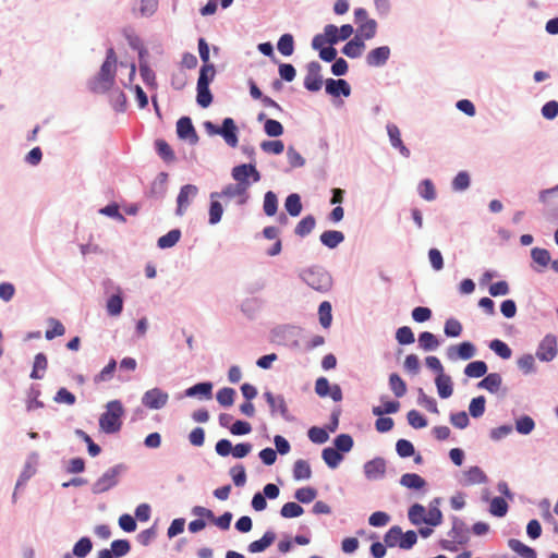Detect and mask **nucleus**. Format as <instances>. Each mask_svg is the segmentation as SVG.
Instances as JSON below:
<instances>
[{
  "instance_id": "3c124183",
  "label": "nucleus",
  "mask_w": 558,
  "mask_h": 558,
  "mask_svg": "<svg viewBox=\"0 0 558 558\" xmlns=\"http://www.w3.org/2000/svg\"><path fill=\"white\" fill-rule=\"evenodd\" d=\"M490 350H493L501 359L507 360L511 357L512 351L507 343L499 339H495L489 343Z\"/></svg>"
},
{
  "instance_id": "39448f33",
  "label": "nucleus",
  "mask_w": 558,
  "mask_h": 558,
  "mask_svg": "<svg viewBox=\"0 0 558 558\" xmlns=\"http://www.w3.org/2000/svg\"><path fill=\"white\" fill-rule=\"evenodd\" d=\"M232 178L238 184H242L248 190L251 186L248 179L252 178L253 182H258L260 180V173L254 165L243 163L232 169Z\"/></svg>"
},
{
  "instance_id": "603ef678",
  "label": "nucleus",
  "mask_w": 558,
  "mask_h": 558,
  "mask_svg": "<svg viewBox=\"0 0 558 558\" xmlns=\"http://www.w3.org/2000/svg\"><path fill=\"white\" fill-rule=\"evenodd\" d=\"M418 193L426 201H434L436 198L435 186L429 179H425L420 183Z\"/></svg>"
},
{
  "instance_id": "c03bdc74",
  "label": "nucleus",
  "mask_w": 558,
  "mask_h": 558,
  "mask_svg": "<svg viewBox=\"0 0 558 558\" xmlns=\"http://www.w3.org/2000/svg\"><path fill=\"white\" fill-rule=\"evenodd\" d=\"M319 323L324 328H329L332 320L331 304L328 301L320 303L318 308Z\"/></svg>"
},
{
  "instance_id": "72a5a7b5",
  "label": "nucleus",
  "mask_w": 558,
  "mask_h": 558,
  "mask_svg": "<svg viewBox=\"0 0 558 558\" xmlns=\"http://www.w3.org/2000/svg\"><path fill=\"white\" fill-rule=\"evenodd\" d=\"M377 23L375 20H368L360 24L357 27V36L363 39H372L376 35Z\"/></svg>"
},
{
  "instance_id": "79ce46f5",
  "label": "nucleus",
  "mask_w": 558,
  "mask_h": 558,
  "mask_svg": "<svg viewBox=\"0 0 558 558\" xmlns=\"http://www.w3.org/2000/svg\"><path fill=\"white\" fill-rule=\"evenodd\" d=\"M408 515H409V520L411 521L412 524L418 525L422 522L425 523L426 510L422 505L414 504L409 509Z\"/></svg>"
},
{
  "instance_id": "f704fd0d",
  "label": "nucleus",
  "mask_w": 558,
  "mask_h": 558,
  "mask_svg": "<svg viewBox=\"0 0 558 558\" xmlns=\"http://www.w3.org/2000/svg\"><path fill=\"white\" fill-rule=\"evenodd\" d=\"M323 459L325 461V463L331 468V469H335L339 465V463L342 461L343 457L342 454L340 453V451H338L337 449L335 448H331V447H328V448H325L323 450Z\"/></svg>"
},
{
  "instance_id": "ea45409f",
  "label": "nucleus",
  "mask_w": 558,
  "mask_h": 558,
  "mask_svg": "<svg viewBox=\"0 0 558 558\" xmlns=\"http://www.w3.org/2000/svg\"><path fill=\"white\" fill-rule=\"evenodd\" d=\"M402 538V530L398 525L391 526L384 536V542L388 547L399 546Z\"/></svg>"
},
{
  "instance_id": "864d4df0",
  "label": "nucleus",
  "mask_w": 558,
  "mask_h": 558,
  "mask_svg": "<svg viewBox=\"0 0 558 558\" xmlns=\"http://www.w3.org/2000/svg\"><path fill=\"white\" fill-rule=\"evenodd\" d=\"M489 511L493 515L504 517L508 511V504L501 497H495L490 501Z\"/></svg>"
},
{
  "instance_id": "b1692460",
  "label": "nucleus",
  "mask_w": 558,
  "mask_h": 558,
  "mask_svg": "<svg viewBox=\"0 0 558 558\" xmlns=\"http://www.w3.org/2000/svg\"><path fill=\"white\" fill-rule=\"evenodd\" d=\"M502 379L498 373H490L484 379L478 383V388L486 389L487 391L495 393L499 390Z\"/></svg>"
},
{
  "instance_id": "f3484780",
  "label": "nucleus",
  "mask_w": 558,
  "mask_h": 558,
  "mask_svg": "<svg viewBox=\"0 0 558 558\" xmlns=\"http://www.w3.org/2000/svg\"><path fill=\"white\" fill-rule=\"evenodd\" d=\"M326 92L329 95H332L336 97L339 95H343L344 97H348L351 94V88H350L349 83L345 80L328 78L326 81Z\"/></svg>"
},
{
  "instance_id": "4be33fe9",
  "label": "nucleus",
  "mask_w": 558,
  "mask_h": 558,
  "mask_svg": "<svg viewBox=\"0 0 558 558\" xmlns=\"http://www.w3.org/2000/svg\"><path fill=\"white\" fill-rule=\"evenodd\" d=\"M276 539V534L271 531H267L262 538L252 542L248 545V550L253 554L262 553L268 548Z\"/></svg>"
},
{
  "instance_id": "37998d69",
  "label": "nucleus",
  "mask_w": 558,
  "mask_h": 558,
  "mask_svg": "<svg viewBox=\"0 0 558 558\" xmlns=\"http://www.w3.org/2000/svg\"><path fill=\"white\" fill-rule=\"evenodd\" d=\"M181 236V232L178 229L169 231L167 234L158 239V246L160 248H168L175 245Z\"/></svg>"
},
{
  "instance_id": "473e14b6",
  "label": "nucleus",
  "mask_w": 558,
  "mask_h": 558,
  "mask_svg": "<svg viewBox=\"0 0 558 558\" xmlns=\"http://www.w3.org/2000/svg\"><path fill=\"white\" fill-rule=\"evenodd\" d=\"M155 147L158 153V155L166 161V162H173L175 160V155L170 145L165 140H157L155 142Z\"/></svg>"
},
{
  "instance_id": "7ed1b4c3",
  "label": "nucleus",
  "mask_w": 558,
  "mask_h": 558,
  "mask_svg": "<svg viewBox=\"0 0 558 558\" xmlns=\"http://www.w3.org/2000/svg\"><path fill=\"white\" fill-rule=\"evenodd\" d=\"M216 70L214 65L202 66L197 80L196 101L202 108H207L213 102V95L209 90V84L214 80Z\"/></svg>"
},
{
  "instance_id": "423d86ee",
  "label": "nucleus",
  "mask_w": 558,
  "mask_h": 558,
  "mask_svg": "<svg viewBox=\"0 0 558 558\" xmlns=\"http://www.w3.org/2000/svg\"><path fill=\"white\" fill-rule=\"evenodd\" d=\"M120 474L119 466L107 470L93 485L95 494H101L116 486Z\"/></svg>"
},
{
  "instance_id": "4468645a",
  "label": "nucleus",
  "mask_w": 558,
  "mask_h": 558,
  "mask_svg": "<svg viewBox=\"0 0 558 558\" xmlns=\"http://www.w3.org/2000/svg\"><path fill=\"white\" fill-rule=\"evenodd\" d=\"M264 397L270 407L271 414L279 413L283 418L289 420V410L282 396H274L267 391L264 393Z\"/></svg>"
},
{
  "instance_id": "58836bf2",
  "label": "nucleus",
  "mask_w": 558,
  "mask_h": 558,
  "mask_svg": "<svg viewBox=\"0 0 558 558\" xmlns=\"http://www.w3.org/2000/svg\"><path fill=\"white\" fill-rule=\"evenodd\" d=\"M211 383H199L186 389L185 395L187 397H195L197 395H202L205 398L209 399L211 397Z\"/></svg>"
},
{
  "instance_id": "69168bd1",
  "label": "nucleus",
  "mask_w": 558,
  "mask_h": 558,
  "mask_svg": "<svg viewBox=\"0 0 558 558\" xmlns=\"http://www.w3.org/2000/svg\"><path fill=\"white\" fill-rule=\"evenodd\" d=\"M317 492L312 487H302L295 492V498L303 504L312 502L316 498Z\"/></svg>"
},
{
  "instance_id": "6e6d98bb",
  "label": "nucleus",
  "mask_w": 558,
  "mask_h": 558,
  "mask_svg": "<svg viewBox=\"0 0 558 558\" xmlns=\"http://www.w3.org/2000/svg\"><path fill=\"white\" fill-rule=\"evenodd\" d=\"M264 211L267 216H274L277 213L278 199L274 192L268 191L264 197Z\"/></svg>"
},
{
  "instance_id": "4c0bfd02",
  "label": "nucleus",
  "mask_w": 558,
  "mask_h": 558,
  "mask_svg": "<svg viewBox=\"0 0 558 558\" xmlns=\"http://www.w3.org/2000/svg\"><path fill=\"white\" fill-rule=\"evenodd\" d=\"M279 52L286 57H289L294 51V40L291 34H283L277 44Z\"/></svg>"
},
{
  "instance_id": "5fc2aeb1",
  "label": "nucleus",
  "mask_w": 558,
  "mask_h": 558,
  "mask_svg": "<svg viewBox=\"0 0 558 558\" xmlns=\"http://www.w3.org/2000/svg\"><path fill=\"white\" fill-rule=\"evenodd\" d=\"M123 310V300L120 294H114L107 301V312L111 316H118Z\"/></svg>"
},
{
  "instance_id": "0e129e2a",
  "label": "nucleus",
  "mask_w": 558,
  "mask_h": 558,
  "mask_svg": "<svg viewBox=\"0 0 558 558\" xmlns=\"http://www.w3.org/2000/svg\"><path fill=\"white\" fill-rule=\"evenodd\" d=\"M222 213V205L216 198L211 199L209 206V223H218L221 220Z\"/></svg>"
},
{
  "instance_id": "c85d7f7f",
  "label": "nucleus",
  "mask_w": 558,
  "mask_h": 558,
  "mask_svg": "<svg viewBox=\"0 0 558 558\" xmlns=\"http://www.w3.org/2000/svg\"><path fill=\"white\" fill-rule=\"evenodd\" d=\"M508 546L522 558H536V551L519 539H509Z\"/></svg>"
},
{
  "instance_id": "cd10ccee",
  "label": "nucleus",
  "mask_w": 558,
  "mask_h": 558,
  "mask_svg": "<svg viewBox=\"0 0 558 558\" xmlns=\"http://www.w3.org/2000/svg\"><path fill=\"white\" fill-rule=\"evenodd\" d=\"M47 367H48L47 356L44 353H37L34 359V365H33V371L31 373V378L41 379Z\"/></svg>"
},
{
  "instance_id": "c9c22d12",
  "label": "nucleus",
  "mask_w": 558,
  "mask_h": 558,
  "mask_svg": "<svg viewBox=\"0 0 558 558\" xmlns=\"http://www.w3.org/2000/svg\"><path fill=\"white\" fill-rule=\"evenodd\" d=\"M315 225H316V220H315L314 216H312V215L305 216L296 225L294 232L296 235L303 238L313 231V229L315 228Z\"/></svg>"
},
{
  "instance_id": "bb28decb",
  "label": "nucleus",
  "mask_w": 558,
  "mask_h": 558,
  "mask_svg": "<svg viewBox=\"0 0 558 558\" xmlns=\"http://www.w3.org/2000/svg\"><path fill=\"white\" fill-rule=\"evenodd\" d=\"M400 484L407 488L422 489L425 487V480L416 473H405L400 478Z\"/></svg>"
},
{
  "instance_id": "6e6552de",
  "label": "nucleus",
  "mask_w": 558,
  "mask_h": 558,
  "mask_svg": "<svg viewBox=\"0 0 558 558\" xmlns=\"http://www.w3.org/2000/svg\"><path fill=\"white\" fill-rule=\"evenodd\" d=\"M219 197H229V198H239V204L243 205L246 203L248 198L247 189L242 184H228L225 189L218 193L214 192L210 194V199L219 198Z\"/></svg>"
},
{
  "instance_id": "0eeeda50",
  "label": "nucleus",
  "mask_w": 558,
  "mask_h": 558,
  "mask_svg": "<svg viewBox=\"0 0 558 558\" xmlns=\"http://www.w3.org/2000/svg\"><path fill=\"white\" fill-rule=\"evenodd\" d=\"M322 66L318 62L312 61L307 64V73L304 78V86L310 92H318L323 85L320 75Z\"/></svg>"
},
{
  "instance_id": "de8ad7c7",
  "label": "nucleus",
  "mask_w": 558,
  "mask_h": 558,
  "mask_svg": "<svg viewBox=\"0 0 558 558\" xmlns=\"http://www.w3.org/2000/svg\"><path fill=\"white\" fill-rule=\"evenodd\" d=\"M531 257L534 263L541 267H546L550 263V254L546 248L534 247L531 251Z\"/></svg>"
},
{
  "instance_id": "a18cd8bd",
  "label": "nucleus",
  "mask_w": 558,
  "mask_h": 558,
  "mask_svg": "<svg viewBox=\"0 0 558 558\" xmlns=\"http://www.w3.org/2000/svg\"><path fill=\"white\" fill-rule=\"evenodd\" d=\"M93 548L92 541L88 537H82L73 547V555L78 558L86 557Z\"/></svg>"
},
{
  "instance_id": "052dcab7",
  "label": "nucleus",
  "mask_w": 558,
  "mask_h": 558,
  "mask_svg": "<svg viewBox=\"0 0 558 558\" xmlns=\"http://www.w3.org/2000/svg\"><path fill=\"white\" fill-rule=\"evenodd\" d=\"M230 475L235 486L241 487L246 483V473L242 464L234 465L230 469Z\"/></svg>"
},
{
  "instance_id": "a19ab883",
  "label": "nucleus",
  "mask_w": 558,
  "mask_h": 558,
  "mask_svg": "<svg viewBox=\"0 0 558 558\" xmlns=\"http://www.w3.org/2000/svg\"><path fill=\"white\" fill-rule=\"evenodd\" d=\"M420 347L425 351L435 350L439 345V341L434 333L424 331L418 336Z\"/></svg>"
},
{
  "instance_id": "2f4dec72",
  "label": "nucleus",
  "mask_w": 558,
  "mask_h": 558,
  "mask_svg": "<svg viewBox=\"0 0 558 558\" xmlns=\"http://www.w3.org/2000/svg\"><path fill=\"white\" fill-rule=\"evenodd\" d=\"M389 387L397 398L407 393V384L397 373L389 376Z\"/></svg>"
},
{
  "instance_id": "9b49d317",
  "label": "nucleus",
  "mask_w": 558,
  "mask_h": 558,
  "mask_svg": "<svg viewBox=\"0 0 558 558\" xmlns=\"http://www.w3.org/2000/svg\"><path fill=\"white\" fill-rule=\"evenodd\" d=\"M197 193H198V189L196 185L186 184L181 187L179 195L177 197V203H178L177 214L179 216H182L186 211L192 199L194 197H196Z\"/></svg>"
},
{
  "instance_id": "7c9ffc66",
  "label": "nucleus",
  "mask_w": 558,
  "mask_h": 558,
  "mask_svg": "<svg viewBox=\"0 0 558 558\" xmlns=\"http://www.w3.org/2000/svg\"><path fill=\"white\" fill-rule=\"evenodd\" d=\"M487 372V365L483 361H474L469 363L464 368V374L471 378H480Z\"/></svg>"
},
{
  "instance_id": "4d7b16f0",
  "label": "nucleus",
  "mask_w": 558,
  "mask_h": 558,
  "mask_svg": "<svg viewBox=\"0 0 558 558\" xmlns=\"http://www.w3.org/2000/svg\"><path fill=\"white\" fill-rule=\"evenodd\" d=\"M260 148L267 154L280 155L284 150V144L281 140L264 141Z\"/></svg>"
},
{
  "instance_id": "dca6fc26",
  "label": "nucleus",
  "mask_w": 558,
  "mask_h": 558,
  "mask_svg": "<svg viewBox=\"0 0 558 558\" xmlns=\"http://www.w3.org/2000/svg\"><path fill=\"white\" fill-rule=\"evenodd\" d=\"M385 472L386 462L381 458H375L364 464V473L369 480L383 477Z\"/></svg>"
},
{
  "instance_id": "49530a36",
  "label": "nucleus",
  "mask_w": 558,
  "mask_h": 558,
  "mask_svg": "<svg viewBox=\"0 0 558 558\" xmlns=\"http://www.w3.org/2000/svg\"><path fill=\"white\" fill-rule=\"evenodd\" d=\"M48 324L49 326H51V328L46 330L45 332V337L47 340H52L53 338L61 337L65 333L64 326L58 319L49 318Z\"/></svg>"
},
{
  "instance_id": "412c9836",
  "label": "nucleus",
  "mask_w": 558,
  "mask_h": 558,
  "mask_svg": "<svg viewBox=\"0 0 558 558\" xmlns=\"http://www.w3.org/2000/svg\"><path fill=\"white\" fill-rule=\"evenodd\" d=\"M435 384H436L437 391H438V395L440 398L447 399L452 395L453 388H452L451 377L449 375H446V374L437 375V377L435 379Z\"/></svg>"
},
{
  "instance_id": "338daca9",
  "label": "nucleus",
  "mask_w": 558,
  "mask_h": 558,
  "mask_svg": "<svg viewBox=\"0 0 558 558\" xmlns=\"http://www.w3.org/2000/svg\"><path fill=\"white\" fill-rule=\"evenodd\" d=\"M444 331L447 337H459L462 332V325L459 320L449 318L445 323Z\"/></svg>"
},
{
  "instance_id": "ddd939ff",
  "label": "nucleus",
  "mask_w": 558,
  "mask_h": 558,
  "mask_svg": "<svg viewBox=\"0 0 558 558\" xmlns=\"http://www.w3.org/2000/svg\"><path fill=\"white\" fill-rule=\"evenodd\" d=\"M236 125L231 118H226L222 122V125L219 130H217V134L221 135L226 143L231 147L238 146V135H236Z\"/></svg>"
},
{
  "instance_id": "774afa93",
  "label": "nucleus",
  "mask_w": 558,
  "mask_h": 558,
  "mask_svg": "<svg viewBox=\"0 0 558 558\" xmlns=\"http://www.w3.org/2000/svg\"><path fill=\"white\" fill-rule=\"evenodd\" d=\"M396 339L400 344H411L414 342V335L410 327H400L396 332Z\"/></svg>"
},
{
  "instance_id": "13d9d810",
  "label": "nucleus",
  "mask_w": 558,
  "mask_h": 558,
  "mask_svg": "<svg viewBox=\"0 0 558 558\" xmlns=\"http://www.w3.org/2000/svg\"><path fill=\"white\" fill-rule=\"evenodd\" d=\"M303 508L293 501L287 502L281 507L280 514L283 518H296L303 514Z\"/></svg>"
},
{
  "instance_id": "2eb2a0df",
  "label": "nucleus",
  "mask_w": 558,
  "mask_h": 558,
  "mask_svg": "<svg viewBox=\"0 0 558 558\" xmlns=\"http://www.w3.org/2000/svg\"><path fill=\"white\" fill-rule=\"evenodd\" d=\"M390 57V48L388 46L377 47L366 56V63L369 66L384 65Z\"/></svg>"
},
{
  "instance_id": "6ab92c4d",
  "label": "nucleus",
  "mask_w": 558,
  "mask_h": 558,
  "mask_svg": "<svg viewBox=\"0 0 558 558\" xmlns=\"http://www.w3.org/2000/svg\"><path fill=\"white\" fill-rule=\"evenodd\" d=\"M449 536L452 538V541L454 543H458V544L466 543L469 539V536H468V529H466L464 522L454 518L452 527L449 532Z\"/></svg>"
},
{
  "instance_id": "09e8293b",
  "label": "nucleus",
  "mask_w": 558,
  "mask_h": 558,
  "mask_svg": "<svg viewBox=\"0 0 558 558\" xmlns=\"http://www.w3.org/2000/svg\"><path fill=\"white\" fill-rule=\"evenodd\" d=\"M486 400L483 396L473 398L469 405V412L472 417H481L485 412Z\"/></svg>"
},
{
  "instance_id": "e433bc0d",
  "label": "nucleus",
  "mask_w": 558,
  "mask_h": 558,
  "mask_svg": "<svg viewBox=\"0 0 558 558\" xmlns=\"http://www.w3.org/2000/svg\"><path fill=\"white\" fill-rule=\"evenodd\" d=\"M284 207L292 217L299 216L302 211V203L300 195L295 193L290 194L286 198Z\"/></svg>"
},
{
  "instance_id": "20e7f679",
  "label": "nucleus",
  "mask_w": 558,
  "mask_h": 558,
  "mask_svg": "<svg viewBox=\"0 0 558 558\" xmlns=\"http://www.w3.org/2000/svg\"><path fill=\"white\" fill-rule=\"evenodd\" d=\"M302 278L308 287L318 292H327L332 287L331 276L322 268H311L304 270Z\"/></svg>"
},
{
  "instance_id": "f257e3e1",
  "label": "nucleus",
  "mask_w": 558,
  "mask_h": 558,
  "mask_svg": "<svg viewBox=\"0 0 558 558\" xmlns=\"http://www.w3.org/2000/svg\"><path fill=\"white\" fill-rule=\"evenodd\" d=\"M117 70V56L113 48H109L106 59L100 66L99 72L90 82V89L94 93H106L114 84Z\"/></svg>"
},
{
  "instance_id": "bf43d9fd",
  "label": "nucleus",
  "mask_w": 558,
  "mask_h": 558,
  "mask_svg": "<svg viewBox=\"0 0 558 558\" xmlns=\"http://www.w3.org/2000/svg\"><path fill=\"white\" fill-rule=\"evenodd\" d=\"M264 131L270 137H278L283 134V126L277 120L267 119L265 120Z\"/></svg>"
},
{
  "instance_id": "e2e57ef3",
  "label": "nucleus",
  "mask_w": 558,
  "mask_h": 558,
  "mask_svg": "<svg viewBox=\"0 0 558 558\" xmlns=\"http://www.w3.org/2000/svg\"><path fill=\"white\" fill-rule=\"evenodd\" d=\"M335 446L338 451L349 452L353 447V439L348 434H340L335 439Z\"/></svg>"
},
{
  "instance_id": "680f3d73",
  "label": "nucleus",
  "mask_w": 558,
  "mask_h": 558,
  "mask_svg": "<svg viewBox=\"0 0 558 558\" xmlns=\"http://www.w3.org/2000/svg\"><path fill=\"white\" fill-rule=\"evenodd\" d=\"M407 418L413 428L418 429L427 426V420L416 410L409 411Z\"/></svg>"
},
{
  "instance_id": "8fccbe9b",
  "label": "nucleus",
  "mask_w": 558,
  "mask_h": 558,
  "mask_svg": "<svg viewBox=\"0 0 558 558\" xmlns=\"http://www.w3.org/2000/svg\"><path fill=\"white\" fill-rule=\"evenodd\" d=\"M235 390L229 387H225L218 390L216 398L220 405L231 407L234 402Z\"/></svg>"
},
{
  "instance_id": "5701e85b",
  "label": "nucleus",
  "mask_w": 558,
  "mask_h": 558,
  "mask_svg": "<svg viewBox=\"0 0 558 558\" xmlns=\"http://www.w3.org/2000/svg\"><path fill=\"white\" fill-rule=\"evenodd\" d=\"M344 241V234L341 231L328 230L320 234V242L329 247L335 248Z\"/></svg>"
},
{
  "instance_id": "1a4fd4ad",
  "label": "nucleus",
  "mask_w": 558,
  "mask_h": 558,
  "mask_svg": "<svg viewBox=\"0 0 558 558\" xmlns=\"http://www.w3.org/2000/svg\"><path fill=\"white\" fill-rule=\"evenodd\" d=\"M557 354V338L554 335H546L541 341L536 356L541 361L549 362Z\"/></svg>"
},
{
  "instance_id": "aec40b11",
  "label": "nucleus",
  "mask_w": 558,
  "mask_h": 558,
  "mask_svg": "<svg viewBox=\"0 0 558 558\" xmlns=\"http://www.w3.org/2000/svg\"><path fill=\"white\" fill-rule=\"evenodd\" d=\"M387 133L389 135L391 145L398 148L402 156L409 157L410 150L402 143L399 128L395 124H388Z\"/></svg>"
},
{
  "instance_id": "c756f323",
  "label": "nucleus",
  "mask_w": 558,
  "mask_h": 558,
  "mask_svg": "<svg viewBox=\"0 0 558 558\" xmlns=\"http://www.w3.org/2000/svg\"><path fill=\"white\" fill-rule=\"evenodd\" d=\"M312 476V470L307 461L296 460L293 465V477L296 481L308 480Z\"/></svg>"
},
{
  "instance_id": "393cba45",
  "label": "nucleus",
  "mask_w": 558,
  "mask_h": 558,
  "mask_svg": "<svg viewBox=\"0 0 558 558\" xmlns=\"http://www.w3.org/2000/svg\"><path fill=\"white\" fill-rule=\"evenodd\" d=\"M486 482L487 476L478 466H471L468 471L464 472L465 485L483 484Z\"/></svg>"
},
{
  "instance_id": "a878e982",
  "label": "nucleus",
  "mask_w": 558,
  "mask_h": 558,
  "mask_svg": "<svg viewBox=\"0 0 558 558\" xmlns=\"http://www.w3.org/2000/svg\"><path fill=\"white\" fill-rule=\"evenodd\" d=\"M364 49L365 45L363 40L359 37H354L344 45L342 52L349 58H357L362 54Z\"/></svg>"
},
{
  "instance_id": "9d476101",
  "label": "nucleus",
  "mask_w": 558,
  "mask_h": 558,
  "mask_svg": "<svg viewBox=\"0 0 558 558\" xmlns=\"http://www.w3.org/2000/svg\"><path fill=\"white\" fill-rule=\"evenodd\" d=\"M168 398L167 392L159 388H153L144 393L142 403L148 409L158 410L167 404Z\"/></svg>"
},
{
  "instance_id": "f03ea898",
  "label": "nucleus",
  "mask_w": 558,
  "mask_h": 558,
  "mask_svg": "<svg viewBox=\"0 0 558 558\" xmlns=\"http://www.w3.org/2000/svg\"><path fill=\"white\" fill-rule=\"evenodd\" d=\"M124 409L119 400L109 401L106 411L99 417V427L106 434H114L121 429Z\"/></svg>"
},
{
  "instance_id": "a211bd4d",
  "label": "nucleus",
  "mask_w": 558,
  "mask_h": 558,
  "mask_svg": "<svg viewBox=\"0 0 558 558\" xmlns=\"http://www.w3.org/2000/svg\"><path fill=\"white\" fill-rule=\"evenodd\" d=\"M177 133L180 138L197 141V134L189 117H182L177 122Z\"/></svg>"
},
{
  "instance_id": "f8f14e48",
  "label": "nucleus",
  "mask_w": 558,
  "mask_h": 558,
  "mask_svg": "<svg viewBox=\"0 0 558 558\" xmlns=\"http://www.w3.org/2000/svg\"><path fill=\"white\" fill-rule=\"evenodd\" d=\"M476 349L472 342L464 341L458 345H451L448 349V357L450 360L461 359L470 360L475 355Z\"/></svg>"
}]
</instances>
